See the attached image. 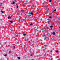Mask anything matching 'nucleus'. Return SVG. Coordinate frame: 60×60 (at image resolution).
<instances>
[{
    "instance_id": "nucleus-1",
    "label": "nucleus",
    "mask_w": 60,
    "mask_h": 60,
    "mask_svg": "<svg viewBox=\"0 0 60 60\" xmlns=\"http://www.w3.org/2000/svg\"><path fill=\"white\" fill-rule=\"evenodd\" d=\"M26 33H24V34H23V36H26Z\"/></svg>"
},
{
    "instance_id": "nucleus-2",
    "label": "nucleus",
    "mask_w": 60,
    "mask_h": 60,
    "mask_svg": "<svg viewBox=\"0 0 60 60\" xmlns=\"http://www.w3.org/2000/svg\"><path fill=\"white\" fill-rule=\"evenodd\" d=\"M13 21H10V22H11V23H13Z\"/></svg>"
},
{
    "instance_id": "nucleus-3",
    "label": "nucleus",
    "mask_w": 60,
    "mask_h": 60,
    "mask_svg": "<svg viewBox=\"0 0 60 60\" xmlns=\"http://www.w3.org/2000/svg\"><path fill=\"white\" fill-rule=\"evenodd\" d=\"M17 58L18 59H20V58L19 57H17Z\"/></svg>"
},
{
    "instance_id": "nucleus-4",
    "label": "nucleus",
    "mask_w": 60,
    "mask_h": 60,
    "mask_svg": "<svg viewBox=\"0 0 60 60\" xmlns=\"http://www.w3.org/2000/svg\"><path fill=\"white\" fill-rule=\"evenodd\" d=\"M53 35H55V32H54L53 33Z\"/></svg>"
},
{
    "instance_id": "nucleus-5",
    "label": "nucleus",
    "mask_w": 60,
    "mask_h": 60,
    "mask_svg": "<svg viewBox=\"0 0 60 60\" xmlns=\"http://www.w3.org/2000/svg\"><path fill=\"white\" fill-rule=\"evenodd\" d=\"M11 17L10 16L8 17V19H11Z\"/></svg>"
},
{
    "instance_id": "nucleus-6",
    "label": "nucleus",
    "mask_w": 60,
    "mask_h": 60,
    "mask_svg": "<svg viewBox=\"0 0 60 60\" xmlns=\"http://www.w3.org/2000/svg\"><path fill=\"white\" fill-rule=\"evenodd\" d=\"M53 26H50V28H52V27H53Z\"/></svg>"
},
{
    "instance_id": "nucleus-7",
    "label": "nucleus",
    "mask_w": 60,
    "mask_h": 60,
    "mask_svg": "<svg viewBox=\"0 0 60 60\" xmlns=\"http://www.w3.org/2000/svg\"><path fill=\"white\" fill-rule=\"evenodd\" d=\"M52 2V0H49V2L50 3V2Z\"/></svg>"
},
{
    "instance_id": "nucleus-8",
    "label": "nucleus",
    "mask_w": 60,
    "mask_h": 60,
    "mask_svg": "<svg viewBox=\"0 0 60 60\" xmlns=\"http://www.w3.org/2000/svg\"><path fill=\"white\" fill-rule=\"evenodd\" d=\"M56 51V53H58V51Z\"/></svg>"
},
{
    "instance_id": "nucleus-9",
    "label": "nucleus",
    "mask_w": 60,
    "mask_h": 60,
    "mask_svg": "<svg viewBox=\"0 0 60 60\" xmlns=\"http://www.w3.org/2000/svg\"><path fill=\"white\" fill-rule=\"evenodd\" d=\"M13 31H14V29L11 30V31L12 32H13Z\"/></svg>"
},
{
    "instance_id": "nucleus-10",
    "label": "nucleus",
    "mask_w": 60,
    "mask_h": 60,
    "mask_svg": "<svg viewBox=\"0 0 60 60\" xmlns=\"http://www.w3.org/2000/svg\"><path fill=\"white\" fill-rule=\"evenodd\" d=\"M30 15H33V14L32 13H30Z\"/></svg>"
},
{
    "instance_id": "nucleus-11",
    "label": "nucleus",
    "mask_w": 60,
    "mask_h": 60,
    "mask_svg": "<svg viewBox=\"0 0 60 60\" xmlns=\"http://www.w3.org/2000/svg\"><path fill=\"white\" fill-rule=\"evenodd\" d=\"M56 11V9H55V10H54V11Z\"/></svg>"
},
{
    "instance_id": "nucleus-12",
    "label": "nucleus",
    "mask_w": 60,
    "mask_h": 60,
    "mask_svg": "<svg viewBox=\"0 0 60 60\" xmlns=\"http://www.w3.org/2000/svg\"><path fill=\"white\" fill-rule=\"evenodd\" d=\"M7 56V54H6V55H4L5 56Z\"/></svg>"
},
{
    "instance_id": "nucleus-13",
    "label": "nucleus",
    "mask_w": 60,
    "mask_h": 60,
    "mask_svg": "<svg viewBox=\"0 0 60 60\" xmlns=\"http://www.w3.org/2000/svg\"><path fill=\"white\" fill-rule=\"evenodd\" d=\"M49 18H50V19H51V18L52 17H51V16H49Z\"/></svg>"
},
{
    "instance_id": "nucleus-14",
    "label": "nucleus",
    "mask_w": 60,
    "mask_h": 60,
    "mask_svg": "<svg viewBox=\"0 0 60 60\" xmlns=\"http://www.w3.org/2000/svg\"><path fill=\"white\" fill-rule=\"evenodd\" d=\"M15 4V2H13V4Z\"/></svg>"
},
{
    "instance_id": "nucleus-15",
    "label": "nucleus",
    "mask_w": 60,
    "mask_h": 60,
    "mask_svg": "<svg viewBox=\"0 0 60 60\" xmlns=\"http://www.w3.org/2000/svg\"><path fill=\"white\" fill-rule=\"evenodd\" d=\"M1 12H2V13H4V12H3V11H1Z\"/></svg>"
},
{
    "instance_id": "nucleus-16",
    "label": "nucleus",
    "mask_w": 60,
    "mask_h": 60,
    "mask_svg": "<svg viewBox=\"0 0 60 60\" xmlns=\"http://www.w3.org/2000/svg\"><path fill=\"white\" fill-rule=\"evenodd\" d=\"M15 47L14 46L13 49H15Z\"/></svg>"
},
{
    "instance_id": "nucleus-17",
    "label": "nucleus",
    "mask_w": 60,
    "mask_h": 60,
    "mask_svg": "<svg viewBox=\"0 0 60 60\" xmlns=\"http://www.w3.org/2000/svg\"><path fill=\"white\" fill-rule=\"evenodd\" d=\"M17 8H18V7H19V6L17 5Z\"/></svg>"
},
{
    "instance_id": "nucleus-18",
    "label": "nucleus",
    "mask_w": 60,
    "mask_h": 60,
    "mask_svg": "<svg viewBox=\"0 0 60 60\" xmlns=\"http://www.w3.org/2000/svg\"><path fill=\"white\" fill-rule=\"evenodd\" d=\"M32 25H33L32 24H30V26H32Z\"/></svg>"
},
{
    "instance_id": "nucleus-19",
    "label": "nucleus",
    "mask_w": 60,
    "mask_h": 60,
    "mask_svg": "<svg viewBox=\"0 0 60 60\" xmlns=\"http://www.w3.org/2000/svg\"><path fill=\"white\" fill-rule=\"evenodd\" d=\"M23 11V9L21 11Z\"/></svg>"
},
{
    "instance_id": "nucleus-20",
    "label": "nucleus",
    "mask_w": 60,
    "mask_h": 60,
    "mask_svg": "<svg viewBox=\"0 0 60 60\" xmlns=\"http://www.w3.org/2000/svg\"><path fill=\"white\" fill-rule=\"evenodd\" d=\"M11 52L10 51H9V53H11Z\"/></svg>"
},
{
    "instance_id": "nucleus-21",
    "label": "nucleus",
    "mask_w": 60,
    "mask_h": 60,
    "mask_svg": "<svg viewBox=\"0 0 60 60\" xmlns=\"http://www.w3.org/2000/svg\"><path fill=\"white\" fill-rule=\"evenodd\" d=\"M30 56H32V54H31Z\"/></svg>"
},
{
    "instance_id": "nucleus-22",
    "label": "nucleus",
    "mask_w": 60,
    "mask_h": 60,
    "mask_svg": "<svg viewBox=\"0 0 60 60\" xmlns=\"http://www.w3.org/2000/svg\"><path fill=\"white\" fill-rule=\"evenodd\" d=\"M57 15L58 16V14H57Z\"/></svg>"
},
{
    "instance_id": "nucleus-23",
    "label": "nucleus",
    "mask_w": 60,
    "mask_h": 60,
    "mask_svg": "<svg viewBox=\"0 0 60 60\" xmlns=\"http://www.w3.org/2000/svg\"><path fill=\"white\" fill-rule=\"evenodd\" d=\"M59 28L60 29V27H59Z\"/></svg>"
},
{
    "instance_id": "nucleus-24",
    "label": "nucleus",
    "mask_w": 60,
    "mask_h": 60,
    "mask_svg": "<svg viewBox=\"0 0 60 60\" xmlns=\"http://www.w3.org/2000/svg\"><path fill=\"white\" fill-rule=\"evenodd\" d=\"M59 59V60H60V59Z\"/></svg>"
}]
</instances>
